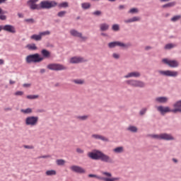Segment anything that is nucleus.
<instances>
[{"instance_id": "obj_1", "label": "nucleus", "mask_w": 181, "mask_h": 181, "mask_svg": "<svg viewBox=\"0 0 181 181\" xmlns=\"http://www.w3.org/2000/svg\"><path fill=\"white\" fill-rule=\"evenodd\" d=\"M36 2H39V0H29L28 1V5L31 9H37V11H39V9H50V8L57 6V3L54 1H42L40 3V6L36 4Z\"/></svg>"}, {"instance_id": "obj_2", "label": "nucleus", "mask_w": 181, "mask_h": 181, "mask_svg": "<svg viewBox=\"0 0 181 181\" xmlns=\"http://www.w3.org/2000/svg\"><path fill=\"white\" fill-rule=\"evenodd\" d=\"M173 107L175 109L171 110L169 107L159 106L157 107V110L163 115L166 114V112H174L175 114L176 112H181V100L175 103Z\"/></svg>"}, {"instance_id": "obj_3", "label": "nucleus", "mask_w": 181, "mask_h": 181, "mask_svg": "<svg viewBox=\"0 0 181 181\" xmlns=\"http://www.w3.org/2000/svg\"><path fill=\"white\" fill-rule=\"evenodd\" d=\"M45 58L39 54H30L26 57L25 62L27 63H40L43 62Z\"/></svg>"}, {"instance_id": "obj_4", "label": "nucleus", "mask_w": 181, "mask_h": 181, "mask_svg": "<svg viewBox=\"0 0 181 181\" xmlns=\"http://www.w3.org/2000/svg\"><path fill=\"white\" fill-rule=\"evenodd\" d=\"M102 174L104 175V176H106L107 177H100V176L97 175L96 179H98V180H103V181L119 180V178H118V177H111L112 176L111 173L103 172Z\"/></svg>"}, {"instance_id": "obj_5", "label": "nucleus", "mask_w": 181, "mask_h": 181, "mask_svg": "<svg viewBox=\"0 0 181 181\" xmlns=\"http://www.w3.org/2000/svg\"><path fill=\"white\" fill-rule=\"evenodd\" d=\"M49 70H54L55 71H60L62 70H66L67 69L64 65L60 64H49L47 65Z\"/></svg>"}, {"instance_id": "obj_6", "label": "nucleus", "mask_w": 181, "mask_h": 181, "mask_svg": "<svg viewBox=\"0 0 181 181\" xmlns=\"http://www.w3.org/2000/svg\"><path fill=\"white\" fill-rule=\"evenodd\" d=\"M151 136V138H154V139H165L167 141L173 139V137L170 134H152Z\"/></svg>"}, {"instance_id": "obj_7", "label": "nucleus", "mask_w": 181, "mask_h": 181, "mask_svg": "<svg viewBox=\"0 0 181 181\" xmlns=\"http://www.w3.org/2000/svg\"><path fill=\"white\" fill-rule=\"evenodd\" d=\"M37 121H39V117L30 116L25 119L26 125H30V127H35L37 124Z\"/></svg>"}, {"instance_id": "obj_8", "label": "nucleus", "mask_w": 181, "mask_h": 181, "mask_svg": "<svg viewBox=\"0 0 181 181\" xmlns=\"http://www.w3.org/2000/svg\"><path fill=\"white\" fill-rule=\"evenodd\" d=\"M158 73L162 76H166L167 77H176L179 73L176 71H159Z\"/></svg>"}, {"instance_id": "obj_9", "label": "nucleus", "mask_w": 181, "mask_h": 181, "mask_svg": "<svg viewBox=\"0 0 181 181\" xmlns=\"http://www.w3.org/2000/svg\"><path fill=\"white\" fill-rule=\"evenodd\" d=\"M88 156L90 158V159H93L94 160H100L101 156V151H95L93 152H90L88 153Z\"/></svg>"}, {"instance_id": "obj_10", "label": "nucleus", "mask_w": 181, "mask_h": 181, "mask_svg": "<svg viewBox=\"0 0 181 181\" xmlns=\"http://www.w3.org/2000/svg\"><path fill=\"white\" fill-rule=\"evenodd\" d=\"M163 63H164L165 64H168V66L173 68L177 67V66H179V62H177V61L176 60H170L168 59H163Z\"/></svg>"}, {"instance_id": "obj_11", "label": "nucleus", "mask_w": 181, "mask_h": 181, "mask_svg": "<svg viewBox=\"0 0 181 181\" xmlns=\"http://www.w3.org/2000/svg\"><path fill=\"white\" fill-rule=\"evenodd\" d=\"M127 83L133 87H145V83L139 81L130 80L127 81Z\"/></svg>"}, {"instance_id": "obj_12", "label": "nucleus", "mask_w": 181, "mask_h": 181, "mask_svg": "<svg viewBox=\"0 0 181 181\" xmlns=\"http://www.w3.org/2000/svg\"><path fill=\"white\" fill-rule=\"evenodd\" d=\"M100 160H102V162H105L106 163H113L114 160L111 158L109 156L105 154L104 153H100Z\"/></svg>"}, {"instance_id": "obj_13", "label": "nucleus", "mask_w": 181, "mask_h": 181, "mask_svg": "<svg viewBox=\"0 0 181 181\" xmlns=\"http://www.w3.org/2000/svg\"><path fill=\"white\" fill-rule=\"evenodd\" d=\"M108 46L110 49H112L113 47H115L117 46H119V47H128L129 45L124 44L121 42H112L108 44Z\"/></svg>"}, {"instance_id": "obj_14", "label": "nucleus", "mask_w": 181, "mask_h": 181, "mask_svg": "<svg viewBox=\"0 0 181 181\" xmlns=\"http://www.w3.org/2000/svg\"><path fill=\"white\" fill-rule=\"evenodd\" d=\"M87 62L84 58L80 57H74L70 59L69 62L74 64L77 63H84Z\"/></svg>"}, {"instance_id": "obj_15", "label": "nucleus", "mask_w": 181, "mask_h": 181, "mask_svg": "<svg viewBox=\"0 0 181 181\" xmlns=\"http://www.w3.org/2000/svg\"><path fill=\"white\" fill-rule=\"evenodd\" d=\"M70 169L72 172H76V173H86V170L80 166L72 165Z\"/></svg>"}, {"instance_id": "obj_16", "label": "nucleus", "mask_w": 181, "mask_h": 181, "mask_svg": "<svg viewBox=\"0 0 181 181\" xmlns=\"http://www.w3.org/2000/svg\"><path fill=\"white\" fill-rule=\"evenodd\" d=\"M3 30L6 32H9L10 33H16V30H15V27L11 25H6L3 26Z\"/></svg>"}, {"instance_id": "obj_17", "label": "nucleus", "mask_w": 181, "mask_h": 181, "mask_svg": "<svg viewBox=\"0 0 181 181\" xmlns=\"http://www.w3.org/2000/svg\"><path fill=\"white\" fill-rule=\"evenodd\" d=\"M70 34L72 36H75L76 37H81V39H83V40H86L87 39V37H83L81 33H78V31H77L76 30H71Z\"/></svg>"}, {"instance_id": "obj_18", "label": "nucleus", "mask_w": 181, "mask_h": 181, "mask_svg": "<svg viewBox=\"0 0 181 181\" xmlns=\"http://www.w3.org/2000/svg\"><path fill=\"white\" fill-rule=\"evenodd\" d=\"M141 74L138 71H134L129 73L127 75L124 76L125 78H129V77H140Z\"/></svg>"}, {"instance_id": "obj_19", "label": "nucleus", "mask_w": 181, "mask_h": 181, "mask_svg": "<svg viewBox=\"0 0 181 181\" xmlns=\"http://www.w3.org/2000/svg\"><path fill=\"white\" fill-rule=\"evenodd\" d=\"M92 138L95 139H100L101 141H104L105 142L108 141V139L100 135V134H93Z\"/></svg>"}, {"instance_id": "obj_20", "label": "nucleus", "mask_w": 181, "mask_h": 181, "mask_svg": "<svg viewBox=\"0 0 181 181\" xmlns=\"http://www.w3.org/2000/svg\"><path fill=\"white\" fill-rule=\"evenodd\" d=\"M100 28L102 32H105V30H108V29L110 28V25L107 23H102L100 25Z\"/></svg>"}, {"instance_id": "obj_21", "label": "nucleus", "mask_w": 181, "mask_h": 181, "mask_svg": "<svg viewBox=\"0 0 181 181\" xmlns=\"http://www.w3.org/2000/svg\"><path fill=\"white\" fill-rule=\"evenodd\" d=\"M156 101H157V103H168V98H166V97H158L156 99Z\"/></svg>"}, {"instance_id": "obj_22", "label": "nucleus", "mask_w": 181, "mask_h": 181, "mask_svg": "<svg viewBox=\"0 0 181 181\" xmlns=\"http://www.w3.org/2000/svg\"><path fill=\"white\" fill-rule=\"evenodd\" d=\"M41 53H42V57L45 59V58H49V57H50V52H49V51H47V49H42V51H41Z\"/></svg>"}, {"instance_id": "obj_23", "label": "nucleus", "mask_w": 181, "mask_h": 181, "mask_svg": "<svg viewBox=\"0 0 181 181\" xmlns=\"http://www.w3.org/2000/svg\"><path fill=\"white\" fill-rule=\"evenodd\" d=\"M30 39H32L33 40L39 41L42 40V36L40 35V33H39V35H33L30 37Z\"/></svg>"}, {"instance_id": "obj_24", "label": "nucleus", "mask_w": 181, "mask_h": 181, "mask_svg": "<svg viewBox=\"0 0 181 181\" xmlns=\"http://www.w3.org/2000/svg\"><path fill=\"white\" fill-rule=\"evenodd\" d=\"M113 152H115V153H122V152H124V147H117L115 149H113Z\"/></svg>"}, {"instance_id": "obj_25", "label": "nucleus", "mask_w": 181, "mask_h": 181, "mask_svg": "<svg viewBox=\"0 0 181 181\" xmlns=\"http://www.w3.org/2000/svg\"><path fill=\"white\" fill-rule=\"evenodd\" d=\"M45 174L47 176H54L56 175V170H47Z\"/></svg>"}, {"instance_id": "obj_26", "label": "nucleus", "mask_w": 181, "mask_h": 181, "mask_svg": "<svg viewBox=\"0 0 181 181\" xmlns=\"http://www.w3.org/2000/svg\"><path fill=\"white\" fill-rule=\"evenodd\" d=\"M175 5H176V2L173 1V2H170L167 4L163 5V8H171V6H175Z\"/></svg>"}, {"instance_id": "obj_27", "label": "nucleus", "mask_w": 181, "mask_h": 181, "mask_svg": "<svg viewBox=\"0 0 181 181\" xmlns=\"http://www.w3.org/2000/svg\"><path fill=\"white\" fill-rule=\"evenodd\" d=\"M27 47L29 50H36V49H37V47H36V45H35V44L28 45Z\"/></svg>"}, {"instance_id": "obj_28", "label": "nucleus", "mask_w": 181, "mask_h": 181, "mask_svg": "<svg viewBox=\"0 0 181 181\" xmlns=\"http://www.w3.org/2000/svg\"><path fill=\"white\" fill-rule=\"evenodd\" d=\"M27 98L28 100H36V99L39 98V95H27Z\"/></svg>"}, {"instance_id": "obj_29", "label": "nucleus", "mask_w": 181, "mask_h": 181, "mask_svg": "<svg viewBox=\"0 0 181 181\" xmlns=\"http://www.w3.org/2000/svg\"><path fill=\"white\" fill-rule=\"evenodd\" d=\"M64 163H66V161L63 159L57 160V165H58L59 166H63Z\"/></svg>"}, {"instance_id": "obj_30", "label": "nucleus", "mask_w": 181, "mask_h": 181, "mask_svg": "<svg viewBox=\"0 0 181 181\" xmlns=\"http://www.w3.org/2000/svg\"><path fill=\"white\" fill-rule=\"evenodd\" d=\"M81 6L83 9H88L90 8V6H91V4H90V3H83Z\"/></svg>"}, {"instance_id": "obj_31", "label": "nucleus", "mask_w": 181, "mask_h": 181, "mask_svg": "<svg viewBox=\"0 0 181 181\" xmlns=\"http://www.w3.org/2000/svg\"><path fill=\"white\" fill-rule=\"evenodd\" d=\"M21 112H23V114H30L32 113V109L31 108L22 109Z\"/></svg>"}, {"instance_id": "obj_32", "label": "nucleus", "mask_w": 181, "mask_h": 181, "mask_svg": "<svg viewBox=\"0 0 181 181\" xmlns=\"http://www.w3.org/2000/svg\"><path fill=\"white\" fill-rule=\"evenodd\" d=\"M40 35H41V37H43V36H49V35H50V31H43L40 33Z\"/></svg>"}, {"instance_id": "obj_33", "label": "nucleus", "mask_w": 181, "mask_h": 181, "mask_svg": "<svg viewBox=\"0 0 181 181\" xmlns=\"http://www.w3.org/2000/svg\"><path fill=\"white\" fill-rule=\"evenodd\" d=\"M59 8H67L69 6V3L63 2L58 4Z\"/></svg>"}, {"instance_id": "obj_34", "label": "nucleus", "mask_w": 181, "mask_h": 181, "mask_svg": "<svg viewBox=\"0 0 181 181\" xmlns=\"http://www.w3.org/2000/svg\"><path fill=\"white\" fill-rule=\"evenodd\" d=\"M180 18H181V16L180 15L175 16L174 17H173L171 18V21H172V22H176V21H179V19H180Z\"/></svg>"}, {"instance_id": "obj_35", "label": "nucleus", "mask_w": 181, "mask_h": 181, "mask_svg": "<svg viewBox=\"0 0 181 181\" xmlns=\"http://www.w3.org/2000/svg\"><path fill=\"white\" fill-rule=\"evenodd\" d=\"M129 131H131V132H136V131H138V129L136 127L134 126H130L128 128Z\"/></svg>"}, {"instance_id": "obj_36", "label": "nucleus", "mask_w": 181, "mask_h": 181, "mask_svg": "<svg viewBox=\"0 0 181 181\" xmlns=\"http://www.w3.org/2000/svg\"><path fill=\"white\" fill-rule=\"evenodd\" d=\"M74 83H75V84H83L84 83V81L81 80V79H75L73 81Z\"/></svg>"}, {"instance_id": "obj_37", "label": "nucleus", "mask_w": 181, "mask_h": 181, "mask_svg": "<svg viewBox=\"0 0 181 181\" xmlns=\"http://www.w3.org/2000/svg\"><path fill=\"white\" fill-rule=\"evenodd\" d=\"M66 13H67V12L65 11H59L57 15L59 18H63V16H64Z\"/></svg>"}, {"instance_id": "obj_38", "label": "nucleus", "mask_w": 181, "mask_h": 181, "mask_svg": "<svg viewBox=\"0 0 181 181\" xmlns=\"http://www.w3.org/2000/svg\"><path fill=\"white\" fill-rule=\"evenodd\" d=\"M173 47H175V45H173V44H167L165 46V49H173Z\"/></svg>"}, {"instance_id": "obj_39", "label": "nucleus", "mask_w": 181, "mask_h": 181, "mask_svg": "<svg viewBox=\"0 0 181 181\" xmlns=\"http://www.w3.org/2000/svg\"><path fill=\"white\" fill-rule=\"evenodd\" d=\"M112 29L115 31L119 30V25H118L117 24H115L112 25Z\"/></svg>"}, {"instance_id": "obj_40", "label": "nucleus", "mask_w": 181, "mask_h": 181, "mask_svg": "<svg viewBox=\"0 0 181 181\" xmlns=\"http://www.w3.org/2000/svg\"><path fill=\"white\" fill-rule=\"evenodd\" d=\"M78 119H81V121H84L86 119H87V118H88V116H78Z\"/></svg>"}, {"instance_id": "obj_41", "label": "nucleus", "mask_w": 181, "mask_h": 181, "mask_svg": "<svg viewBox=\"0 0 181 181\" xmlns=\"http://www.w3.org/2000/svg\"><path fill=\"white\" fill-rule=\"evenodd\" d=\"M25 22H28L29 23H35V20H33V18H28L25 20Z\"/></svg>"}, {"instance_id": "obj_42", "label": "nucleus", "mask_w": 181, "mask_h": 181, "mask_svg": "<svg viewBox=\"0 0 181 181\" xmlns=\"http://www.w3.org/2000/svg\"><path fill=\"white\" fill-rule=\"evenodd\" d=\"M138 12V9L136 8H131L129 11V13H136Z\"/></svg>"}, {"instance_id": "obj_43", "label": "nucleus", "mask_w": 181, "mask_h": 181, "mask_svg": "<svg viewBox=\"0 0 181 181\" xmlns=\"http://www.w3.org/2000/svg\"><path fill=\"white\" fill-rule=\"evenodd\" d=\"M93 15H95V16H100L101 15V11H96L93 13Z\"/></svg>"}, {"instance_id": "obj_44", "label": "nucleus", "mask_w": 181, "mask_h": 181, "mask_svg": "<svg viewBox=\"0 0 181 181\" xmlns=\"http://www.w3.org/2000/svg\"><path fill=\"white\" fill-rule=\"evenodd\" d=\"M76 152L78 153H84V150H83V149H81L80 148H76Z\"/></svg>"}, {"instance_id": "obj_45", "label": "nucleus", "mask_w": 181, "mask_h": 181, "mask_svg": "<svg viewBox=\"0 0 181 181\" xmlns=\"http://www.w3.org/2000/svg\"><path fill=\"white\" fill-rule=\"evenodd\" d=\"M132 19V22H137L138 21H139V17H133Z\"/></svg>"}, {"instance_id": "obj_46", "label": "nucleus", "mask_w": 181, "mask_h": 181, "mask_svg": "<svg viewBox=\"0 0 181 181\" xmlns=\"http://www.w3.org/2000/svg\"><path fill=\"white\" fill-rule=\"evenodd\" d=\"M146 112V108H144L140 111V115H144Z\"/></svg>"}, {"instance_id": "obj_47", "label": "nucleus", "mask_w": 181, "mask_h": 181, "mask_svg": "<svg viewBox=\"0 0 181 181\" xmlns=\"http://www.w3.org/2000/svg\"><path fill=\"white\" fill-rule=\"evenodd\" d=\"M15 95H23V91H17L15 93Z\"/></svg>"}, {"instance_id": "obj_48", "label": "nucleus", "mask_w": 181, "mask_h": 181, "mask_svg": "<svg viewBox=\"0 0 181 181\" xmlns=\"http://www.w3.org/2000/svg\"><path fill=\"white\" fill-rule=\"evenodd\" d=\"M112 56H113L114 59H119V54H118L114 53L112 54Z\"/></svg>"}, {"instance_id": "obj_49", "label": "nucleus", "mask_w": 181, "mask_h": 181, "mask_svg": "<svg viewBox=\"0 0 181 181\" xmlns=\"http://www.w3.org/2000/svg\"><path fill=\"white\" fill-rule=\"evenodd\" d=\"M0 19L1 21H5L6 19V16L1 15Z\"/></svg>"}, {"instance_id": "obj_50", "label": "nucleus", "mask_w": 181, "mask_h": 181, "mask_svg": "<svg viewBox=\"0 0 181 181\" xmlns=\"http://www.w3.org/2000/svg\"><path fill=\"white\" fill-rule=\"evenodd\" d=\"M24 148H25V149H33V146H24Z\"/></svg>"}, {"instance_id": "obj_51", "label": "nucleus", "mask_w": 181, "mask_h": 181, "mask_svg": "<svg viewBox=\"0 0 181 181\" xmlns=\"http://www.w3.org/2000/svg\"><path fill=\"white\" fill-rule=\"evenodd\" d=\"M124 22H125V23H132V18H129V20L124 21Z\"/></svg>"}, {"instance_id": "obj_52", "label": "nucleus", "mask_w": 181, "mask_h": 181, "mask_svg": "<svg viewBox=\"0 0 181 181\" xmlns=\"http://www.w3.org/2000/svg\"><path fill=\"white\" fill-rule=\"evenodd\" d=\"M88 177H97V175H93V174H89Z\"/></svg>"}, {"instance_id": "obj_53", "label": "nucleus", "mask_w": 181, "mask_h": 181, "mask_svg": "<svg viewBox=\"0 0 181 181\" xmlns=\"http://www.w3.org/2000/svg\"><path fill=\"white\" fill-rule=\"evenodd\" d=\"M125 8V6H124V5H120L119 6V9H124Z\"/></svg>"}, {"instance_id": "obj_54", "label": "nucleus", "mask_w": 181, "mask_h": 181, "mask_svg": "<svg viewBox=\"0 0 181 181\" xmlns=\"http://www.w3.org/2000/svg\"><path fill=\"white\" fill-rule=\"evenodd\" d=\"M4 111H12V108H11V107L5 108Z\"/></svg>"}, {"instance_id": "obj_55", "label": "nucleus", "mask_w": 181, "mask_h": 181, "mask_svg": "<svg viewBox=\"0 0 181 181\" xmlns=\"http://www.w3.org/2000/svg\"><path fill=\"white\" fill-rule=\"evenodd\" d=\"M23 87H30V84H29V83H25V84L23 85Z\"/></svg>"}, {"instance_id": "obj_56", "label": "nucleus", "mask_w": 181, "mask_h": 181, "mask_svg": "<svg viewBox=\"0 0 181 181\" xmlns=\"http://www.w3.org/2000/svg\"><path fill=\"white\" fill-rule=\"evenodd\" d=\"M10 84H15V81L10 80L9 81Z\"/></svg>"}, {"instance_id": "obj_57", "label": "nucleus", "mask_w": 181, "mask_h": 181, "mask_svg": "<svg viewBox=\"0 0 181 181\" xmlns=\"http://www.w3.org/2000/svg\"><path fill=\"white\" fill-rule=\"evenodd\" d=\"M160 2H169L170 0H160Z\"/></svg>"}, {"instance_id": "obj_58", "label": "nucleus", "mask_w": 181, "mask_h": 181, "mask_svg": "<svg viewBox=\"0 0 181 181\" xmlns=\"http://www.w3.org/2000/svg\"><path fill=\"white\" fill-rule=\"evenodd\" d=\"M4 59H0V65L4 64Z\"/></svg>"}, {"instance_id": "obj_59", "label": "nucleus", "mask_w": 181, "mask_h": 181, "mask_svg": "<svg viewBox=\"0 0 181 181\" xmlns=\"http://www.w3.org/2000/svg\"><path fill=\"white\" fill-rule=\"evenodd\" d=\"M46 71V70H45L44 69H40V73H45Z\"/></svg>"}, {"instance_id": "obj_60", "label": "nucleus", "mask_w": 181, "mask_h": 181, "mask_svg": "<svg viewBox=\"0 0 181 181\" xmlns=\"http://www.w3.org/2000/svg\"><path fill=\"white\" fill-rule=\"evenodd\" d=\"M4 30V26H2V25H0V32H1V30Z\"/></svg>"}, {"instance_id": "obj_61", "label": "nucleus", "mask_w": 181, "mask_h": 181, "mask_svg": "<svg viewBox=\"0 0 181 181\" xmlns=\"http://www.w3.org/2000/svg\"><path fill=\"white\" fill-rule=\"evenodd\" d=\"M5 1H6V0H0V4H4V2H5Z\"/></svg>"}, {"instance_id": "obj_62", "label": "nucleus", "mask_w": 181, "mask_h": 181, "mask_svg": "<svg viewBox=\"0 0 181 181\" xmlns=\"http://www.w3.org/2000/svg\"><path fill=\"white\" fill-rule=\"evenodd\" d=\"M1 13H4V11L2 10V8H0V14Z\"/></svg>"}, {"instance_id": "obj_63", "label": "nucleus", "mask_w": 181, "mask_h": 181, "mask_svg": "<svg viewBox=\"0 0 181 181\" xmlns=\"http://www.w3.org/2000/svg\"><path fill=\"white\" fill-rule=\"evenodd\" d=\"M149 49H151V47H146V50H149Z\"/></svg>"}, {"instance_id": "obj_64", "label": "nucleus", "mask_w": 181, "mask_h": 181, "mask_svg": "<svg viewBox=\"0 0 181 181\" xmlns=\"http://www.w3.org/2000/svg\"><path fill=\"white\" fill-rule=\"evenodd\" d=\"M42 158H49V156H42Z\"/></svg>"}]
</instances>
